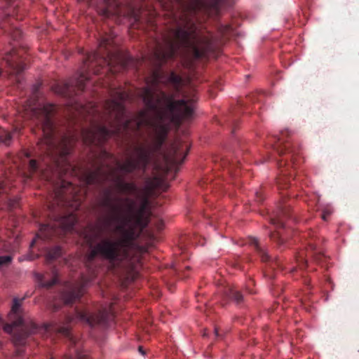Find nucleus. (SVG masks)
Listing matches in <instances>:
<instances>
[{
    "instance_id": "nucleus-1",
    "label": "nucleus",
    "mask_w": 359,
    "mask_h": 359,
    "mask_svg": "<svg viewBox=\"0 0 359 359\" xmlns=\"http://www.w3.org/2000/svg\"><path fill=\"white\" fill-rule=\"evenodd\" d=\"M232 30H217L215 34L202 30H168L161 40H156L153 57L157 68L147 78V86L141 88L145 109L136 115H127L124 102L129 94L121 88H111V98L105 100L100 111L95 104L90 107L75 102L74 109L81 116H88L91 123L89 128L81 130L83 142L88 145L101 147L110 137L125 138L131 133H137L142 127L151 129V142L146 140L133 147V156L123 163L116 161L118 169L127 175L140 172L137 178H143L152 158L161 151L171 125L179 128L184 121L191 120L194 115L195 93L191 97L182 93V77L171 72L166 75L161 66L175 57L182 50L194 59L207 57L215 52L224 39Z\"/></svg>"
},
{
    "instance_id": "nucleus-2",
    "label": "nucleus",
    "mask_w": 359,
    "mask_h": 359,
    "mask_svg": "<svg viewBox=\"0 0 359 359\" xmlns=\"http://www.w3.org/2000/svg\"><path fill=\"white\" fill-rule=\"evenodd\" d=\"M161 183L159 177H145V185L140 196V190L135 182L116 179L118 192L126 196L111 197L110 191H106L100 205L104 212L102 226L118 236L103 238L92 246L88 262L99 257L107 261L109 269L117 275L137 269L140 258L135 252L134 243L150 222L149 198Z\"/></svg>"
},
{
    "instance_id": "nucleus-3",
    "label": "nucleus",
    "mask_w": 359,
    "mask_h": 359,
    "mask_svg": "<svg viewBox=\"0 0 359 359\" xmlns=\"http://www.w3.org/2000/svg\"><path fill=\"white\" fill-rule=\"evenodd\" d=\"M57 106L53 104H43L34 106L29 104L25 109V116L32 119L42 130L43 138L37 144L39 158H31L28 151H23L11 159L13 168L5 171L4 178L0 180V194H6L10 189L8 184L15 175H19L23 180H27L34 175H46L47 172L53 175L62 177L65 172L71 168L67 157L71 153L76 142L74 135H58L56 133L53 117L57 111Z\"/></svg>"
},
{
    "instance_id": "nucleus-4",
    "label": "nucleus",
    "mask_w": 359,
    "mask_h": 359,
    "mask_svg": "<svg viewBox=\"0 0 359 359\" xmlns=\"http://www.w3.org/2000/svg\"><path fill=\"white\" fill-rule=\"evenodd\" d=\"M75 191L74 185L65 180L59 189L53 193V201L48 205L49 222L40 224L39 232L31 243V246L37 245L39 249L46 253V258L52 261L62 256L63 250L60 246H55L49 249L43 245L44 242L53 240L56 237L64 236L71 231L77 222V217L74 211L80 206L81 199L73 195V201H70L68 194Z\"/></svg>"
},
{
    "instance_id": "nucleus-5",
    "label": "nucleus",
    "mask_w": 359,
    "mask_h": 359,
    "mask_svg": "<svg viewBox=\"0 0 359 359\" xmlns=\"http://www.w3.org/2000/svg\"><path fill=\"white\" fill-rule=\"evenodd\" d=\"M23 298H14L11 310L8 314L10 323L4 325L6 332L13 333V341L15 346H23L28 336L39 332L41 330L46 332H55L66 337L72 346H76V341L68 326L58 325L56 323H48L40 328L33 322H27L24 311L21 308Z\"/></svg>"
},
{
    "instance_id": "nucleus-6",
    "label": "nucleus",
    "mask_w": 359,
    "mask_h": 359,
    "mask_svg": "<svg viewBox=\"0 0 359 359\" xmlns=\"http://www.w3.org/2000/svg\"><path fill=\"white\" fill-rule=\"evenodd\" d=\"M113 44V38L111 36H102L100 41L98 50L90 54L87 57V62L93 65L95 63L99 66L105 67L107 70L114 73L116 64H120V68H126V62L122 61L116 53L109 50Z\"/></svg>"
},
{
    "instance_id": "nucleus-7",
    "label": "nucleus",
    "mask_w": 359,
    "mask_h": 359,
    "mask_svg": "<svg viewBox=\"0 0 359 359\" xmlns=\"http://www.w3.org/2000/svg\"><path fill=\"white\" fill-rule=\"evenodd\" d=\"M74 318L87 323L90 327L100 326L105 327L114 319V314L111 304L106 305H100L96 308V311L93 312L88 309H75V316H67V322L74 320Z\"/></svg>"
},
{
    "instance_id": "nucleus-8",
    "label": "nucleus",
    "mask_w": 359,
    "mask_h": 359,
    "mask_svg": "<svg viewBox=\"0 0 359 359\" xmlns=\"http://www.w3.org/2000/svg\"><path fill=\"white\" fill-rule=\"evenodd\" d=\"M114 156L106 150H102L100 156L94 163L91 168L86 169L83 172V178L87 185H101L108 177L110 165L106 160L113 159Z\"/></svg>"
},
{
    "instance_id": "nucleus-9",
    "label": "nucleus",
    "mask_w": 359,
    "mask_h": 359,
    "mask_svg": "<svg viewBox=\"0 0 359 359\" xmlns=\"http://www.w3.org/2000/svg\"><path fill=\"white\" fill-rule=\"evenodd\" d=\"M299 149L296 150V153L292 157L290 154H283L280 156L282 158L278 161L277 164L280 170V175L276 179V184L280 189H287L291 178L293 175L292 173L294 172L296 165L300 162L301 158L298 156L299 154Z\"/></svg>"
},
{
    "instance_id": "nucleus-10",
    "label": "nucleus",
    "mask_w": 359,
    "mask_h": 359,
    "mask_svg": "<svg viewBox=\"0 0 359 359\" xmlns=\"http://www.w3.org/2000/svg\"><path fill=\"white\" fill-rule=\"evenodd\" d=\"M88 81V77L84 73H81L79 76L69 81L63 83H57L52 86V90L57 95L67 98H72L77 95L79 92L84 90L86 83Z\"/></svg>"
},
{
    "instance_id": "nucleus-11",
    "label": "nucleus",
    "mask_w": 359,
    "mask_h": 359,
    "mask_svg": "<svg viewBox=\"0 0 359 359\" xmlns=\"http://www.w3.org/2000/svg\"><path fill=\"white\" fill-rule=\"evenodd\" d=\"M268 144L276 151L279 156L290 154L293 157L296 150L299 149V146L290 140V132L287 130L281 131L278 136L270 137Z\"/></svg>"
},
{
    "instance_id": "nucleus-12",
    "label": "nucleus",
    "mask_w": 359,
    "mask_h": 359,
    "mask_svg": "<svg viewBox=\"0 0 359 359\" xmlns=\"http://www.w3.org/2000/svg\"><path fill=\"white\" fill-rule=\"evenodd\" d=\"M95 274L92 272L88 277H82L81 282L69 286L61 294V299L66 305H72L79 300L84 293L85 287L95 278Z\"/></svg>"
},
{
    "instance_id": "nucleus-13",
    "label": "nucleus",
    "mask_w": 359,
    "mask_h": 359,
    "mask_svg": "<svg viewBox=\"0 0 359 359\" xmlns=\"http://www.w3.org/2000/svg\"><path fill=\"white\" fill-rule=\"evenodd\" d=\"M292 218L291 205L285 201L281 202L277 210L270 217L271 224L276 229L285 227L284 219Z\"/></svg>"
},
{
    "instance_id": "nucleus-14",
    "label": "nucleus",
    "mask_w": 359,
    "mask_h": 359,
    "mask_svg": "<svg viewBox=\"0 0 359 359\" xmlns=\"http://www.w3.org/2000/svg\"><path fill=\"white\" fill-rule=\"evenodd\" d=\"M6 64L18 73L22 72L25 68V65L19 60L18 53L15 50H12L5 57Z\"/></svg>"
},
{
    "instance_id": "nucleus-15",
    "label": "nucleus",
    "mask_w": 359,
    "mask_h": 359,
    "mask_svg": "<svg viewBox=\"0 0 359 359\" xmlns=\"http://www.w3.org/2000/svg\"><path fill=\"white\" fill-rule=\"evenodd\" d=\"M308 236L310 239L307 243V248H306V257H312L315 260L318 261L320 259L322 255L320 252L317 250V243H316V236L314 235L313 231H309L307 233Z\"/></svg>"
},
{
    "instance_id": "nucleus-16",
    "label": "nucleus",
    "mask_w": 359,
    "mask_h": 359,
    "mask_svg": "<svg viewBox=\"0 0 359 359\" xmlns=\"http://www.w3.org/2000/svg\"><path fill=\"white\" fill-rule=\"evenodd\" d=\"M239 164L238 161L230 160L226 157L220 159V165L232 177H236L238 175V169Z\"/></svg>"
},
{
    "instance_id": "nucleus-17",
    "label": "nucleus",
    "mask_w": 359,
    "mask_h": 359,
    "mask_svg": "<svg viewBox=\"0 0 359 359\" xmlns=\"http://www.w3.org/2000/svg\"><path fill=\"white\" fill-rule=\"evenodd\" d=\"M250 244L259 255L262 262H269L270 260V257L267 255L265 249L260 245L258 240L256 238H250Z\"/></svg>"
},
{
    "instance_id": "nucleus-18",
    "label": "nucleus",
    "mask_w": 359,
    "mask_h": 359,
    "mask_svg": "<svg viewBox=\"0 0 359 359\" xmlns=\"http://www.w3.org/2000/svg\"><path fill=\"white\" fill-rule=\"evenodd\" d=\"M69 354L65 355L64 359H87L86 355L76 347H71Z\"/></svg>"
},
{
    "instance_id": "nucleus-19",
    "label": "nucleus",
    "mask_w": 359,
    "mask_h": 359,
    "mask_svg": "<svg viewBox=\"0 0 359 359\" xmlns=\"http://www.w3.org/2000/svg\"><path fill=\"white\" fill-rule=\"evenodd\" d=\"M228 297L234 300L237 304L241 303L243 301L242 294L234 288H229L226 291Z\"/></svg>"
},
{
    "instance_id": "nucleus-20",
    "label": "nucleus",
    "mask_w": 359,
    "mask_h": 359,
    "mask_svg": "<svg viewBox=\"0 0 359 359\" xmlns=\"http://www.w3.org/2000/svg\"><path fill=\"white\" fill-rule=\"evenodd\" d=\"M11 140L12 134L4 128H0V142L5 145H9L11 142Z\"/></svg>"
},
{
    "instance_id": "nucleus-21",
    "label": "nucleus",
    "mask_w": 359,
    "mask_h": 359,
    "mask_svg": "<svg viewBox=\"0 0 359 359\" xmlns=\"http://www.w3.org/2000/svg\"><path fill=\"white\" fill-rule=\"evenodd\" d=\"M269 236L271 240L276 243L278 248H281L285 244V240L281 237L279 231H275L271 232Z\"/></svg>"
},
{
    "instance_id": "nucleus-22",
    "label": "nucleus",
    "mask_w": 359,
    "mask_h": 359,
    "mask_svg": "<svg viewBox=\"0 0 359 359\" xmlns=\"http://www.w3.org/2000/svg\"><path fill=\"white\" fill-rule=\"evenodd\" d=\"M179 152H180V148H178L177 147H175V146L173 147V154L170 157V159H169L172 163H175V164L182 163L184 161V159L185 158L186 156L187 155L188 151L184 154L183 158L180 161L178 159V157H177Z\"/></svg>"
},
{
    "instance_id": "nucleus-23",
    "label": "nucleus",
    "mask_w": 359,
    "mask_h": 359,
    "mask_svg": "<svg viewBox=\"0 0 359 359\" xmlns=\"http://www.w3.org/2000/svg\"><path fill=\"white\" fill-rule=\"evenodd\" d=\"M296 260L298 264V266L300 269H304L306 266L307 264V258L304 257V252H299L298 255L296 256Z\"/></svg>"
},
{
    "instance_id": "nucleus-24",
    "label": "nucleus",
    "mask_w": 359,
    "mask_h": 359,
    "mask_svg": "<svg viewBox=\"0 0 359 359\" xmlns=\"http://www.w3.org/2000/svg\"><path fill=\"white\" fill-rule=\"evenodd\" d=\"M57 281H58L57 278L56 276H54L50 280H48V281L44 280V281H43L42 282V285L44 287L50 288L52 286H53L54 285H55L57 283Z\"/></svg>"
},
{
    "instance_id": "nucleus-25",
    "label": "nucleus",
    "mask_w": 359,
    "mask_h": 359,
    "mask_svg": "<svg viewBox=\"0 0 359 359\" xmlns=\"http://www.w3.org/2000/svg\"><path fill=\"white\" fill-rule=\"evenodd\" d=\"M12 261V257L9 255L0 256V266H7Z\"/></svg>"
},
{
    "instance_id": "nucleus-26",
    "label": "nucleus",
    "mask_w": 359,
    "mask_h": 359,
    "mask_svg": "<svg viewBox=\"0 0 359 359\" xmlns=\"http://www.w3.org/2000/svg\"><path fill=\"white\" fill-rule=\"evenodd\" d=\"M8 205L10 209L15 208L18 205V198L9 199Z\"/></svg>"
},
{
    "instance_id": "nucleus-27",
    "label": "nucleus",
    "mask_w": 359,
    "mask_h": 359,
    "mask_svg": "<svg viewBox=\"0 0 359 359\" xmlns=\"http://www.w3.org/2000/svg\"><path fill=\"white\" fill-rule=\"evenodd\" d=\"M156 228L158 231H161L163 228V221L162 219H158L155 224Z\"/></svg>"
},
{
    "instance_id": "nucleus-28",
    "label": "nucleus",
    "mask_w": 359,
    "mask_h": 359,
    "mask_svg": "<svg viewBox=\"0 0 359 359\" xmlns=\"http://www.w3.org/2000/svg\"><path fill=\"white\" fill-rule=\"evenodd\" d=\"M133 15L135 21L137 22V25H139L141 22V17L135 13H133Z\"/></svg>"
},
{
    "instance_id": "nucleus-29",
    "label": "nucleus",
    "mask_w": 359,
    "mask_h": 359,
    "mask_svg": "<svg viewBox=\"0 0 359 359\" xmlns=\"http://www.w3.org/2000/svg\"><path fill=\"white\" fill-rule=\"evenodd\" d=\"M254 285V282L253 280H250L249 283H248V286H247V290L248 291L249 293L250 294H252L254 292L250 289V285Z\"/></svg>"
},
{
    "instance_id": "nucleus-30",
    "label": "nucleus",
    "mask_w": 359,
    "mask_h": 359,
    "mask_svg": "<svg viewBox=\"0 0 359 359\" xmlns=\"http://www.w3.org/2000/svg\"><path fill=\"white\" fill-rule=\"evenodd\" d=\"M178 275L182 278H186L188 277V275L185 273V271H182V272H180L178 271Z\"/></svg>"
},
{
    "instance_id": "nucleus-31",
    "label": "nucleus",
    "mask_w": 359,
    "mask_h": 359,
    "mask_svg": "<svg viewBox=\"0 0 359 359\" xmlns=\"http://www.w3.org/2000/svg\"><path fill=\"white\" fill-rule=\"evenodd\" d=\"M256 194H257V198L258 201L259 202L262 201L264 198L262 196V194L260 193H258V192H257Z\"/></svg>"
},
{
    "instance_id": "nucleus-32",
    "label": "nucleus",
    "mask_w": 359,
    "mask_h": 359,
    "mask_svg": "<svg viewBox=\"0 0 359 359\" xmlns=\"http://www.w3.org/2000/svg\"><path fill=\"white\" fill-rule=\"evenodd\" d=\"M328 215H329L328 213L327 214V213L324 212V213L322 215V218H323V219L326 220V219H327V217L328 216Z\"/></svg>"
},
{
    "instance_id": "nucleus-33",
    "label": "nucleus",
    "mask_w": 359,
    "mask_h": 359,
    "mask_svg": "<svg viewBox=\"0 0 359 359\" xmlns=\"http://www.w3.org/2000/svg\"><path fill=\"white\" fill-rule=\"evenodd\" d=\"M274 264H275L276 266H279V263L278 262V261H276V262H274ZM273 262L271 263V268H273Z\"/></svg>"
},
{
    "instance_id": "nucleus-34",
    "label": "nucleus",
    "mask_w": 359,
    "mask_h": 359,
    "mask_svg": "<svg viewBox=\"0 0 359 359\" xmlns=\"http://www.w3.org/2000/svg\"><path fill=\"white\" fill-rule=\"evenodd\" d=\"M58 309H59V308H58V306H57L54 305V306H53V311H57V310H58Z\"/></svg>"
},
{
    "instance_id": "nucleus-35",
    "label": "nucleus",
    "mask_w": 359,
    "mask_h": 359,
    "mask_svg": "<svg viewBox=\"0 0 359 359\" xmlns=\"http://www.w3.org/2000/svg\"><path fill=\"white\" fill-rule=\"evenodd\" d=\"M139 351H140V353H142V354H143V355L144 354V352L143 351V350H142V346H140V347H139Z\"/></svg>"
},
{
    "instance_id": "nucleus-36",
    "label": "nucleus",
    "mask_w": 359,
    "mask_h": 359,
    "mask_svg": "<svg viewBox=\"0 0 359 359\" xmlns=\"http://www.w3.org/2000/svg\"><path fill=\"white\" fill-rule=\"evenodd\" d=\"M94 72H95V74H100V70H99V69H95V70L94 71Z\"/></svg>"
},
{
    "instance_id": "nucleus-37",
    "label": "nucleus",
    "mask_w": 359,
    "mask_h": 359,
    "mask_svg": "<svg viewBox=\"0 0 359 359\" xmlns=\"http://www.w3.org/2000/svg\"><path fill=\"white\" fill-rule=\"evenodd\" d=\"M19 130H20V129L18 127H16L15 128V130H14V132L15 133V132L19 131Z\"/></svg>"
},
{
    "instance_id": "nucleus-38",
    "label": "nucleus",
    "mask_w": 359,
    "mask_h": 359,
    "mask_svg": "<svg viewBox=\"0 0 359 359\" xmlns=\"http://www.w3.org/2000/svg\"><path fill=\"white\" fill-rule=\"evenodd\" d=\"M215 332L216 335H218V333H217V329H215Z\"/></svg>"
},
{
    "instance_id": "nucleus-39",
    "label": "nucleus",
    "mask_w": 359,
    "mask_h": 359,
    "mask_svg": "<svg viewBox=\"0 0 359 359\" xmlns=\"http://www.w3.org/2000/svg\"><path fill=\"white\" fill-rule=\"evenodd\" d=\"M185 269H186V270H189L190 267L189 266H186Z\"/></svg>"
},
{
    "instance_id": "nucleus-40",
    "label": "nucleus",
    "mask_w": 359,
    "mask_h": 359,
    "mask_svg": "<svg viewBox=\"0 0 359 359\" xmlns=\"http://www.w3.org/2000/svg\"><path fill=\"white\" fill-rule=\"evenodd\" d=\"M17 32H18V33L19 34H21V33H20V31L18 30Z\"/></svg>"
}]
</instances>
